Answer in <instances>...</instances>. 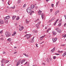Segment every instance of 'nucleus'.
<instances>
[{
	"mask_svg": "<svg viewBox=\"0 0 66 66\" xmlns=\"http://www.w3.org/2000/svg\"><path fill=\"white\" fill-rule=\"evenodd\" d=\"M26 61L25 59H24L23 60H20L18 61V62L16 64V66H18L19 64H20L21 62V64H22L23 62H24V61Z\"/></svg>",
	"mask_w": 66,
	"mask_h": 66,
	"instance_id": "f257e3e1",
	"label": "nucleus"
},
{
	"mask_svg": "<svg viewBox=\"0 0 66 66\" xmlns=\"http://www.w3.org/2000/svg\"><path fill=\"white\" fill-rule=\"evenodd\" d=\"M5 35L7 37H10V36L11 35V34H10L9 32H7V31L5 32Z\"/></svg>",
	"mask_w": 66,
	"mask_h": 66,
	"instance_id": "f03ea898",
	"label": "nucleus"
},
{
	"mask_svg": "<svg viewBox=\"0 0 66 66\" xmlns=\"http://www.w3.org/2000/svg\"><path fill=\"white\" fill-rule=\"evenodd\" d=\"M27 13H30L32 11V9H31V7H29L27 9Z\"/></svg>",
	"mask_w": 66,
	"mask_h": 66,
	"instance_id": "7ed1b4c3",
	"label": "nucleus"
},
{
	"mask_svg": "<svg viewBox=\"0 0 66 66\" xmlns=\"http://www.w3.org/2000/svg\"><path fill=\"white\" fill-rule=\"evenodd\" d=\"M25 36L27 37V39H29L30 38L31 36V35L30 34L26 35Z\"/></svg>",
	"mask_w": 66,
	"mask_h": 66,
	"instance_id": "20e7f679",
	"label": "nucleus"
},
{
	"mask_svg": "<svg viewBox=\"0 0 66 66\" xmlns=\"http://www.w3.org/2000/svg\"><path fill=\"white\" fill-rule=\"evenodd\" d=\"M57 38H52V40L53 43H54L55 42H56V40H57Z\"/></svg>",
	"mask_w": 66,
	"mask_h": 66,
	"instance_id": "39448f33",
	"label": "nucleus"
},
{
	"mask_svg": "<svg viewBox=\"0 0 66 66\" xmlns=\"http://www.w3.org/2000/svg\"><path fill=\"white\" fill-rule=\"evenodd\" d=\"M34 37L32 38V39H31V40H29V42H30V43H33L34 42Z\"/></svg>",
	"mask_w": 66,
	"mask_h": 66,
	"instance_id": "423d86ee",
	"label": "nucleus"
},
{
	"mask_svg": "<svg viewBox=\"0 0 66 66\" xmlns=\"http://www.w3.org/2000/svg\"><path fill=\"white\" fill-rule=\"evenodd\" d=\"M10 18V16L8 15L5 18H4V19L6 20V19H9V18Z\"/></svg>",
	"mask_w": 66,
	"mask_h": 66,
	"instance_id": "0eeeda50",
	"label": "nucleus"
},
{
	"mask_svg": "<svg viewBox=\"0 0 66 66\" xmlns=\"http://www.w3.org/2000/svg\"><path fill=\"white\" fill-rule=\"evenodd\" d=\"M31 9H32V10H33V9H34V8L35 7V6H34L33 5H31Z\"/></svg>",
	"mask_w": 66,
	"mask_h": 66,
	"instance_id": "6e6552de",
	"label": "nucleus"
},
{
	"mask_svg": "<svg viewBox=\"0 0 66 66\" xmlns=\"http://www.w3.org/2000/svg\"><path fill=\"white\" fill-rule=\"evenodd\" d=\"M0 23L1 24H3L4 23L3 20H0Z\"/></svg>",
	"mask_w": 66,
	"mask_h": 66,
	"instance_id": "1a4fd4ad",
	"label": "nucleus"
},
{
	"mask_svg": "<svg viewBox=\"0 0 66 66\" xmlns=\"http://www.w3.org/2000/svg\"><path fill=\"white\" fill-rule=\"evenodd\" d=\"M5 60L4 59H3L2 60L1 62L2 63H5Z\"/></svg>",
	"mask_w": 66,
	"mask_h": 66,
	"instance_id": "9d476101",
	"label": "nucleus"
},
{
	"mask_svg": "<svg viewBox=\"0 0 66 66\" xmlns=\"http://www.w3.org/2000/svg\"><path fill=\"white\" fill-rule=\"evenodd\" d=\"M52 33L53 34V35H55L56 34V33L55 31H53L52 32Z\"/></svg>",
	"mask_w": 66,
	"mask_h": 66,
	"instance_id": "9b49d317",
	"label": "nucleus"
},
{
	"mask_svg": "<svg viewBox=\"0 0 66 66\" xmlns=\"http://www.w3.org/2000/svg\"><path fill=\"white\" fill-rule=\"evenodd\" d=\"M29 13H30V15H32V13H34V11H31L30 12H29Z\"/></svg>",
	"mask_w": 66,
	"mask_h": 66,
	"instance_id": "f8f14e48",
	"label": "nucleus"
},
{
	"mask_svg": "<svg viewBox=\"0 0 66 66\" xmlns=\"http://www.w3.org/2000/svg\"><path fill=\"white\" fill-rule=\"evenodd\" d=\"M54 19H55V17H54L51 20H50L49 21H50V22H51V21H53V20H54Z\"/></svg>",
	"mask_w": 66,
	"mask_h": 66,
	"instance_id": "ddd939ff",
	"label": "nucleus"
},
{
	"mask_svg": "<svg viewBox=\"0 0 66 66\" xmlns=\"http://www.w3.org/2000/svg\"><path fill=\"white\" fill-rule=\"evenodd\" d=\"M54 51H55V47H54L52 50H51V52H53Z\"/></svg>",
	"mask_w": 66,
	"mask_h": 66,
	"instance_id": "4468645a",
	"label": "nucleus"
},
{
	"mask_svg": "<svg viewBox=\"0 0 66 66\" xmlns=\"http://www.w3.org/2000/svg\"><path fill=\"white\" fill-rule=\"evenodd\" d=\"M23 29V27H21L19 29V30L20 31H22Z\"/></svg>",
	"mask_w": 66,
	"mask_h": 66,
	"instance_id": "2eb2a0df",
	"label": "nucleus"
},
{
	"mask_svg": "<svg viewBox=\"0 0 66 66\" xmlns=\"http://www.w3.org/2000/svg\"><path fill=\"white\" fill-rule=\"evenodd\" d=\"M42 11H38V15H41V13H42Z\"/></svg>",
	"mask_w": 66,
	"mask_h": 66,
	"instance_id": "dca6fc26",
	"label": "nucleus"
},
{
	"mask_svg": "<svg viewBox=\"0 0 66 66\" xmlns=\"http://www.w3.org/2000/svg\"><path fill=\"white\" fill-rule=\"evenodd\" d=\"M37 28H38V29H39V25H38V24H36V25Z\"/></svg>",
	"mask_w": 66,
	"mask_h": 66,
	"instance_id": "f3484780",
	"label": "nucleus"
},
{
	"mask_svg": "<svg viewBox=\"0 0 66 66\" xmlns=\"http://www.w3.org/2000/svg\"><path fill=\"white\" fill-rule=\"evenodd\" d=\"M57 32L58 33H60L61 32V30H57Z\"/></svg>",
	"mask_w": 66,
	"mask_h": 66,
	"instance_id": "a211bd4d",
	"label": "nucleus"
},
{
	"mask_svg": "<svg viewBox=\"0 0 66 66\" xmlns=\"http://www.w3.org/2000/svg\"><path fill=\"white\" fill-rule=\"evenodd\" d=\"M9 62V61L8 60H5V63H8Z\"/></svg>",
	"mask_w": 66,
	"mask_h": 66,
	"instance_id": "6ab92c4d",
	"label": "nucleus"
},
{
	"mask_svg": "<svg viewBox=\"0 0 66 66\" xmlns=\"http://www.w3.org/2000/svg\"><path fill=\"white\" fill-rule=\"evenodd\" d=\"M59 1H58V2H56V7H57V5L59 4Z\"/></svg>",
	"mask_w": 66,
	"mask_h": 66,
	"instance_id": "aec40b11",
	"label": "nucleus"
},
{
	"mask_svg": "<svg viewBox=\"0 0 66 66\" xmlns=\"http://www.w3.org/2000/svg\"><path fill=\"white\" fill-rule=\"evenodd\" d=\"M16 18V16H13V17H12V19L13 20H14V19Z\"/></svg>",
	"mask_w": 66,
	"mask_h": 66,
	"instance_id": "412c9836",
	"label": "nucleus"
},
{
	"mask_svg": "<svg viewBox=\"0 0 66 66\" xmlns=\"http://www.w3.org/2000/svg\"><path fill=\"white\" fill-rule=\"evenodd\" d=\"M7 40L9 42H11V38L8 39Z\"/></svg>",
	"mask_w": 66,
	"mask_h": 66,
	"instance_id": "4be33fe9",
	"label": "nucleus"
},
{
	"mask_svg": "<svg viewBox=\"0 0 66 66\" xmlns=\"http://www.w3.org/2000/svg\"><path fill=\"white\" fill-rule=\"evenodd\" d=\"M21 2V1H20V0H18V3H20Z\"/></svg>",
	"mask_w": 66,
	"mask_h": 66,
	"instance_id": "5701e85b",
	"label": "nucleus"
},
{
	"mask_svg": "<svg viewBox=\"0 0 66 66\" xmlns=\"http://www.w3.org/2000/svg\"><path fill=\"white\" fill-rule=\"evenodd\" d=\"M61 24H62L61 23H59L58 25V27H60V26H61Z\"/></svg>",
	"mask_w": 66,
	"mask_h": 66,
	"instance_id": "b1692460",
	"label": "nucleus"
},
{
	"mask_svg": "<svg viewBox=\"0 0 66 66\" xmlns=\"http://www.w3.org/2000/svg\"><path fill=\"white\" fill-rule=\"evenodd\" d=\"M43 16H44V14L43 13H42L41 14V16L42 19H43Z\"/></svg>",
	"mask_w": 66,
	"mask_h": 66,
	"instance_id": "393cba45",
	"label": "nucleus"
},
{
	"mask_svg": "<svg viewBox=\"0 0 66 66\" xmlns=\"http://www.w3.org/2000/svg\"><path fill=\"white\" fill-rule=\"evenodd\" d=\"M40 23H41V22H38L37 24H38V25H39V24H40Z\"/></svg>",
	"mask_w": 66,
	"mask_h": 66,
	"instance_id": "a878e982",
	"label": "nucleus"
},
{
	"mask_svg": "<svg viewBox=\"0 0 66 66\" xmlns=\"http://www.w3.org/2000/svg\"><path fill=\"white\" fill-rule=\"evenodd\" d=\"M46 60H47V61L48 62V63L50 62V61H49V59H47Z\"/></svg>",
	"mask_w": 66,
	"mask_h": 66,
	"instance_id": "bb28decb",
	"label": "nucleus"
},
{
	"mask_svg": "<svg viewBox=\"0 0 66 66\" xmlns=\"http://www.w3.org/2000/svg\"><path fill=\"white\" fill-rule=\"evenodd\" d=\"M43 38H42V37H40V40H42V39H43Z\"/></svg>",
	"mask_w": 66,
	"mask_h": 66,
	"instance_id": "cd10ccee",
	"label": "nucleus"
},
{
	"mask_svg": "<svg viewBox=\"0 0 66 66\" xmlns=\"http://www.w3.org/2000/svg\"><path fill=\"white\" fill-rule=\"evenodd\" d=\"M19 19H20L19 18H16V20H19Z\"/></svg>",
	"mask_w": 66,
	"mask_h": 66,
	"instance_id": "c85d7f7f",
	"label": "nucleus"
},
{
	"mask_svg": "<svg viewBox=\"0 0 66 66\" xmlns=\"http://www.w3.org/2000/svg\"><path fill=\"white\" fill-rule=\"evenodd\" d=\"M65 54H66L65 53H63L62 55L63 56H64L65 55Z\"/></svg>",
	"mask_w": 66,
	"mask_h": 66,
	"instance_id": "c756f323",
	"label": "nucleus"
},
{
	"mask_svg": "<svg viewBox=\"0 0 66 66\" xmlns=\"http://www.w3.org/2000/svg\"><path fill=\"white\" fill-rule=\"evenodd\" d=\"M58 52H59V53H62V52H63V51H58Z\"/></svg>",
	"mask_w": 66,
	"mask_h": 66,
	"instance_id": "7c9ffc66",
	"label": "nucleus"
},
{
	"mask_svg": "<svg viewBox=\"0 0 66 66\" xmlns=\"http://www.w3.org/2000/svg\"><path fill=\"white\" fill-rule=\"evenodd\" d=\"M58 29H59V28H55V30H57H57H58Z\"/></svg>",
	"mask_w": 66,
	"mask_h": 66,
	"instance_id": "2f4dec72",
	"label": "nucleus"
},
{
	"mask_svg": "<svg viewBox=\"0 0 66 66\" xmlns=\"http://www.w3.org/2000/svg\"><path fill=\"white\" fill-rule=\"evenodd\" d=\"M51 6H52V7H53V6H54V4H52Z\"/></svg>",
	"mask_w": 66,
	"mask_h": 66,
	"instance_id": "473e14b6",
	"label": "nucleus"
},
{
	"mask_svg": "<svg viewBox=\"0 0 66 66\" xmlns=\"http://www.w3.org/2000/svg\"><path fill=\"white\" fill-rule=\"evenodd\" d=\"M56 56H54L53 57V59H55V58H56Z\"/></svg>",
	"mask_w": 66,
	"mask_h": 66,
	"instance_id": "72a5a7b5",
	"label": "nucleus"
},
{
	"mask_svg": "<svg viewBox=\"0 0 66 66\" xmlns=\"http://www.w3.org/2000/svg\"><path fill=\"white\" fill-rule=\"evenodd\" d=\"M66 37V34L63 36V37Z\"/></svg>",
	"mask_w": 66,
	"mask_h": 66,
	"instance_id": "f704fd0d",
	"label": "nucleus"
},
{
	"mask_svg": "<svg viewBox=\"0 0 66 66\" xmlns=\"http://www.w3.org/2000/svg\"><path fill=\"white\" fill-rule=\"evenodd\" d=\"M56 14H57V12H55V15H56Z\"/></svg>",
	"mask_w": 66,
	"mask_h": 66,
	"instance_id": "c9c22d12",
	"label": "nucleus"
},
{
	"mask_svg": "<svg viewBox=\"0 0 66 66\" xmlns=\"http://www.w3.org/2000/svg\"><path fill=\"white\" fill-rule=\"evenodd\" d=\"M36 47H38V46H37L38 45V44H37V43L36 44Z\"/></svg>",
	"mask_w": 66,
	"mask_h": 66,
	"instance_id": "e433bc0d",
	"label": "nucleus"
},
{
	"mask_svg": "<svg viewBox=\"0 0 66 66\" xmlns=\"http://www.w3.org/2000/svg\"><path fill=\"white\" fill-rule=\"evenodd\" d=\"M59 20V19H57V20H56V22H57V21H58V20Z\"/></svg>",
	"mask_w": 66,
	"mask_h": 66,
	"instance_id": "4c0bfd02",
	"label": "nucleus"
},
{
	"mask_svg": "<svg viewBox=\"0 0 66 66\" xmlns=\"http://www.w3.org/2000/svg\"><path fill=\"white\" fill-rule=\"evenodd\" d=\"M57 23V22H55V23H54V25H55Z\"/></svg>",
	"mask_w": 66,
	"mask_h": 66,
	"instance_id": "58836bf2",
	"label": "nucleus"
},
{
	"mask_svg": "<svg viewBox=\"0 0 66 66\" xmlns=\"http://www.w3.org/2000/svg\"><path fill=\"white\" fill-rule=\"evenodd\" d=\"M16 34V31H15V32L14 33H13V35H15V34Z\"/></svg>",
	"mask_w": 66,
	"mask_h": 66,
	"instance_id": "ea45409f",
	"label": "nucleus"
},
{
	"mask_svg": "<svg viewBox=\"0 0 66 66\" xmlns=\"http://www.w3.org/2000/svg\"><path fill=\"white\" fill-rule=\"evenodd\" d=\"M38 20H39V19H38L36 20L35 21V22H37V21Z\"/></svg>",
	"mask_w": 66,
	"mask_h": 66,
	"instance_id": "a19ab883",
	"label": "nucleus"
},
{
	"mask_svg": "<svg viewBox=\"0 0 66 66\" xmlns=\"http://www.w3.org/2000/svg\"><path fill=\"white\" fill-rule=\"evenodd\" d=\"M26 5L24 4V5L23 6V7H26Z\"/></svg>",
	"mask_w": 66,
	"mask_h": 66,
	"instance_id": "79ce46f5",
	"label": "nucleus"
},
{
	"mask_svg": "<svg viewBox=\"0 0 66 66\" xmlns=\"http://www.w3.org/2000/svg\"><path fill=\"white\" fill-rule=\"evenodd\" d=\"M66 25V23H65L64 24V27H65V26Z\"/></svg>",
	"mask_w": 66,
	"mask_h": 66,
	"instance_id": "37998d69",
	"label": "nucleus"
},
{
	"mask_svg": "<svg viewBox=\"0 0 66 66\" xmlns=\"http://www.w3.org/2000/svg\"><path fill=\"white\" fill-rule=\"evenodd\" d=\"M49 59L50 60V61H51V60H52V58H49Z\"/></svg>",
	"mask_w": 66,
	"mask_h": 66,
	"instance_id": "c03bdc74",
	"label": "nucleus"
},
{
	"mask_svg": "<svg viewBox=\"0 0 66 66\" xmlns=\"http://www.w3.org/2000/svg\"><path fill=\"white\" fill-rule=\"evenodd\" d=\"M23 55H25V56H26V54H25V53H23Z\"/></svg>",
	"mask_w": 66,
	"mask_h": 66,
	"instance_id": "a18cd8bd",
	"label": "nucleus"
},
{
	"mask_svg": "<svg viewBox=\"0 0 66 66\" xmlns=\"http://www.w3.org/2000/svg\"><path fill=\"white\" fill-rule=\"evenodd\" d=\"M45 37V36H42L41 37H42V38H44V37Z\"/></svg>",
	"mask_w": 66,
	"mask_h": 66,
	"instance_id": "49530a36",
	"label": "nucleus"
},
{
	"mask_svg": "<svg viewBox=\"0 0 66 66\" xmlns=\"http://www.w3.org/2000/svg\"><path fill=\"white\" fill-rule=\"evenodd\" d=\"M15 6H14L13 7H12V8L15 9Z\"/></svg>",
	"mask_w": 66,
	"mask_h": 66,
	"instance_id": "de8ad7c7",
	"label": "nucleus"
},
{
	"mask_svg": "<svg viewBox=\"0 0 66 66\" xmlns=\"http://www.w3.org/2000/svg\"><path fill=\"white\" fill-rule=\"evenodd\" d=\"M55 54H56L57 55H60V54H59L56 53Z\"/></svg>",
	"mask_w": 66,
	"mask_h": 66,
	"instance_id": "09e8293b",
	"label": "nucleus"
},
{
	"mask_svg": "<svg viewBox=\"0 0 66 66\" xmlns=\"http://www.w3.org/2000/svg\"><path fill=\"white\" fill-rule=\"evenodd\" d=\"M28 63V62H27L24 64V65H25L26 64H27Z\"/></svg>",
	"mask_w": 66,
	"mask_h": 66,
	"instance_id": "8fccbe9b",
	"label": "nucleus"
},
{
	"mask_svg": "<svg viewBox=\"0 0 66 66\" xmlns=\"http://www.w3.org/2000/svg\"><path fill=\"white\" fill-rule=\"evenodd\" d=\"M64 16L65 18V19H66V15H64Z\"/></svg>",
	"mask_w": 66,
	"mask_h": 66,
	"instance_id": "3c124183",
	"label": "nucleus"
},
{
	"mask_svg": "<svg viewBox=\"0 0 66 66\" xmlns=\"http://www.w3.org/2000/svg\"><path fill=\"white\" fill-rule=\"evenodd\" d=\"M3 54H5L6 53L5 52H3Z\"/></svg>",
	"mask_w": 66,
	"mask_h": 66,
	"instance_id": "603ef678",
	"label": "nucleus"
},
{
	"mask_svg": "<svg viewBox=\"0 0 66 66\" xmlns=\"http://www.w3.org/2000/svg\"><path fill=\"white\" fill-rule=\"evenodd\" d=\"M26 56L27 57H28V56H28V55H26V56Z\"/></svg>",
	"mask_w": 66,
	"mask_h": 66,
	"instance_id": "864d4df0",
	"label": "nucleus"
},
{
	"mask_svg": "<svg viewBox=\"0 0 66 66\" xmlns=\"http://www.w3.org/2000/svg\"><path fill=\"white\" fill-rule=\"evenodd\" d=\"M0 34H1V33H2V31H1L0 32Z\"/></svg>",
	"mask_w": 66,
	"mask_h": 66,
	"instance_id": "5fc2aeb1",
	"label": "nucleus"
},
{
	"mask_svg": "<svg viewBox=\"0 0 66 66\" xmlns=\"http://www.w3.org/2000/svg\"><path fill=\"white\" fill-rule=\"evenodd\" d=\"M53 10V9H51L50 11H51V12H52V10Z\"/></svg>",
	"mask_w": 66,
	"mask_h": 66,
	"instance_id": "6e6d98bb",
	"label": "nucleus"
},
{
	"mask_svg": "<svg viewBox=\"0 0 66 66\" xmlns=\"http://www.w3.org/2000/svg\"><path fill=\"white\" fill-rule=\"evenodd\" d=\"M38 32V31H37V30H36L35 31V32H36V33H37Z\"/></svg>",
	"mask_w": 66,
	"mask_h": 66,
	"instance_id": "4d7b16f0",
	"label": "nucleus"
},
{
	"mask_svg": "<svg viewBox=\"0 0 66 66\" xmlns=\"http://www.w3.org/2000/svg\"><path fill=\"white\" fill-rule=\"evenodd\" d=\"M8 66H12V65L11 64H10L8 65Z\"/></svg>",
	"mask_w": 66,
	"mask_h": 66,
	"instance_id": "13d9d810",
	"label": "nucleus"
},
{
	"mask_svg": "<svg viewBox=\"0 0 66 66\" xmlns=\"http://www.w3.org/2000/svg\"><path fill=\"white\" fill-rule=\"evenodd\" d=\"M65 44H63V45H62V46H65Z\"/></svg>",
	"mask_w": 66,
	"mask_h": 66,
	"instance_id": "bf43d9fd",
	"label": "nucleus"
},
{
	"mask_svg": "<svg viewBox=\"0 0 66 66\" xmlns=\"http://www.w3.org/2000/svg\"><path fill=\"white\" fill-rule=\"evenodd\" d=\"M46 2H48V1H49V0H46Z\"/></svg>",
	"mask_w": 66,
	"mask_h": 66,
	"instance_id": "052dcab7",
	"label": "nucleus"
},
{
	"mask_svg": "<svg viewBox=\"0 0 66 66\" xmlns=\"http://www.w3.org/2000/svg\"><path fill=\"white\" fill-rule=\"evenodd\" d=\"M35 7H36V9H37V8H38V6H35Z\"/></svg>",
	"mask_w": 66,
	"mask_h": 66,
	"instance_id": "680f3d73",
	"label": "nucleus"
},
{
	"mask_svg": "<svg viewBox=\"0 0 66 66\" xmlns=\"http://www.w3.org/2000/svg\"><path fill=\"white\" fill-rule=\"evenodd\" d=\"M16 53H17V52H14V54H16Z\"/></svg>",
	"mask_w": 66,
	"mask_h": 66,
	"instance_id": "e2e57ef3",
	"label": "nucleus"
},
{
	"mask_svg": "<svg viewBox=\"0 0 66 66\" xmlns=\"http://www.w3.org/2000/svg\"><path fill=\"white\" fill-rule=\"evenodd\" d=\"M14 48H17V47H16V46H14Z\"/></svg>",
	"mask_w": 66,
	"mask_h": 66,
	"instance_id": "0e129e2a",
	"label": "nucleus"
},
{
	"mask_svg": "<svg viewBox=\"0 0 66 66\" xmlns=\"http://www.w3.org/2000/svg\"><path fill=\"white\" fill-rule=\"evenodd\" d=\"M15 26H17V23H16V24H15Z\"/></svg>",
	"mask_w": 66,
	"mask_h": 66,
	"instance_id": "69168bd1",
	"label": "nucleus"
},
{
	"mask_svg": "<svg viewBox=\"0 0 66 66\" xmlns=\"http://www.w3.org/2000/svg\"><path fill=\"white\" fill-rule=\"evenodd\" d=\"M42 64H43V65H45V63H42Z\"/></svg>",
	"mask_w": 66,
	"mask_h": 66,
	"instance_id": "338daca9",
	"label": "nucleus"
},
{
	"mask_svg": "<svg viewBox=\"0 0 66 66\" xmlns=\"http://www.w3.org/2000/svg\"><path fill=\"white\" fill-rule=\"evenodd\" d=\"M2 66H4V65L3 64H2Z\"/></svg>",
	"mask_w": 66,
	"mask_h": 66,
	"instance_id": "774afa93",
	"label": "nucleus"
}]
</instances>
